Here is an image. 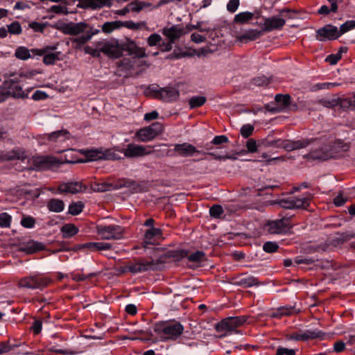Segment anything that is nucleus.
Returning a JSON list of instances; mask_svg holds the SVG:
<instances>
[{
    "label": "nucleus",
    "instance_id": "1",
    "mask_svg": "<svg viewBox=\"0 0 355 355\" xmlns=\"http://www.w3.org/2000/svg\"><path fill=\"white\" fill-rule=\"evenodd\" d=\"M81 152L89 162L100 159L116 160L122 158V151L118 148L83 150Z\"/></svg>",
    "mask_w": 355,
    "mask_h": 355
},
{
    "label": "nucleus",
    "instance_id": "2",
    "mask_svg": "<svg viewBox=\"0 0 355 355\" xmlns=\"http://www.w3.org/2000/svg\"><path fill=\"white\" fill-rule=\"evenodd\" d=\"M154 331L158 334H163L165 339L175 340L179 337L184 331V327L178 322H159L153 327Z\"/></svg>",
    "mask_w": 355,
    "mask_h": 355
},
{
    "label": "nucleus",
    "instance_id": "3",
    "mask_svg": "<svg viewBox=\"0 0 355 355\" xmlns=\"http://www.w3.org/2000/svg\"><path fill=\"white\" fill-rule=\"evenodd\" d=\"M99 49L111 59H117L122 56L123 43H119L115 38L100 40Z\"/></svg>",
    "mask_w": 355,
    "mask_h": 355
},
{
    "label": "nucleus",
    "instance_id": "4",
    "mask_svg": "<svg viewBox=\"0 0 355 355\" xmlns=\"http://www.w3.org/2000/svg\"><path fill=\"white\" fill-rule=\"evenodd\" d=\"M246 321L244 316L229 317L223 319L216 326L217 331H225L224 336L232 334H241L236 329L243 325Z\"/></svg>",
    "mask_w": 355,
    "mask_h": 355
},
{
    "label": "nucleus",
    "instance_id": "5",
    "mask_svg": "<svg viewBox=\"0 0 355 355\" xmlns=\"http://www.w3.org/2000/svg\"><path fill=\"white\" fill-rule=\"evenodd\" d=\"M164 130L163 125L159 122H155L150 125L137 130L135 137L139 141L146 142L153 140L157 135H160Z\"/></svg>",
    "mask_w": 355,
    "mask_h": 355
},
{
    "label": "nucleus",
    "instance_id": "6",
    "mask_svg": "<svg viewBox=\"0 0 355 355\" xmlns=\"http://www.w3.org/2000/svg\"><path fill=\"white\" fill-rule=\"evenodd\" d=\"M52 285L53 281L50 278L40 275L25 277L18 282L19 287L26 288H41Z\"/></svg>",
    "mask_w": 355,
    "mask_h": 355
},
{
    "label": "nucleus",
    "instance_id": "7",
    "mask_svg": "<svg viewBox=\"0 0 355 355\" xmlns=\"http://www.w3.org/2000/svg\"><path fill=\"white\" fill-rule=\"evenodd\" d=\"M161 263H155V259L151 261H139L130 262L124 268L123 272L138 273L148 270H159Z\"/></svg>",
    "mask_w": 355,
    "mask_h": 355
},
{
    "label": "nucleus",
    "instance_id": "8",
    "mask_svg": "<svg viewBox=\"0 0 355 355\" xmlns=\"http://www.w3.org/2000/svg\"><path fill=\"white\" fill-rule=\"evenodd\" d=\"M96 233L102 239H121L123 236V229L119 225L96 226Z\"/></svg>",
    "mask_w": 355,
    "mask_h": 355
},
{
    "label": "nucleus",
    "instance_id": "9",
    "mask_svg": "<svg viewBox=\"0 0 355 355\" xmlns=\"http://www.w3.org/2000/svg\"><path fill=\"white\" fill-rule=\"evenodd\" d=\"M122 151V155L127 158L139 157L153 153V146H144L135 144H129Z\"/></svg>",
    "mask_w": 355,
    "mask_h": 355
},
{
    "label": "nucleus",
    "instance_id": "10",
    "mask_svg": "<svg viewBox=\"0 0 355 355\" xmlns=\"http://www.w3.org/2000/svg\"><path fill=\"white\" fill-rule=\"evenodd\" d=\"M278 204L281 207L286 209H305L309 206V199L306 198L290 197L281 200Z\"/></svg>",
    "mask_w": 355,
    "mask_h": 355
},
{
    "label": "nucleus",
    "instance_id": "11",
    "mask_svg": "<svg viewBox=\"0 0 355 355\" xmlns=\"http://www.w3.org/2000/svg\"><path fill=\"white\" fill-rule=\"evenodd\" d=\"M188 256V252L184 250H167L160 254L157 259H155V263H161L159 270L164 268V263L167 259H173L174 261H180Z\"/></svg>",
    "mask_w": 355,
    "mask_h": 355
},
{
    "label": "nucleus",
    "instance_id": "12",
    "mask_svg": "<svg viewBox=\"0 0 355 355\" xmlns=\"http://www.w3.org/2000/svg\"><path fill=\"white\" fill-rule=\"evenodd\" d=\"M268 231L271 234H279L286 232L291 228L290 217H283L279 220L269 221Z\"/></svg>",
    "mask_w": 355,
    "mask_h": 355
},
{
    "label": "nucleus",
    "instance_id": "13",
    "mask_svg": "<svg viewBox=\"0 0 355 355\" xmlns=\"http://www.w3.org/2000/svg\"><path fill=\"white\" fill-rule=\"evenodd\" d=\"M324 333L315 329H307L304 331L299 333H293L288 336V339L291 340H303L306 341L310 339L320 338L323 339Z\"/></svg>",
    "mask_w": 355,
    "mask_h": 355
},
{
    "label": "nucleus",
    "instance_id": "14",
    "mask_svg": "<svg viewBox=\"0 0 355 355\" xmlns=\"http://www.w3.org/2000/svg\"><path fill=\"white\" fill-rule=\"evenodd\" d=\"M55 157L51 156H40L33 157V169L46 170L51 166L61 164Z\"/></svg>",
    "mask_w": 355,
    "mask_h": 355
},
{
    "label": "nucleus",
    "instance_id": "15",
    "mask_svg": "<svg viewBox=\"0 0 355 355\" xmlns=\"http://www.w3.org/2000/svg\"><path fill=\"white\" fill-rule=\"evenodd\" d=\"M339 37L338 28L331 24H327L316 31V38L320 41L334 40Z\"/></svg>",
    "mask_w": 355,
    "mask_h": 355
},
{
    "label": "nucleus",
    "instance_id": "16",
    "mask_svg": "<svg viewBox=\"0 0 355 355\" xmlns=\"http://www.w3.org/2000/svg\"><path fill=\"white\" fill-rule=\"evenodd\" d=\"M89 26L85 22L73 23L69 22L62 24L60 30L64 34L70 35H77L82 33H85L88 30Z\"/></svg>",
    "mask_w": 355,
    "mask_h": 355
},
{
    "label": "nucleus",
    "instance_id": "17",
    "mask_svg": "<svg viewBox=\"0 0 355 355\" xmlns=\"http://www.w3.org/2000/svg\"><path fill=\"white\" fill-rule=\"evenodd\" d=\"M313 141V139H302L297 141H291L288 139L279 140V148L285 149L286 151H292L308 146Z\"/></svg>",
    "mask_w": 355,
    "mask_h": 355
},
{
    "label": "nucleus",
    "instance_id": "18",
    "mask_svg": "<svg viewBox=\"0 0 355 355\" xmlns=\"http://www.w3.org/2000/svg\"><path fill=\"white\" fill-rule=\"evenodd\" d=\"M3 87L6 89V94L14 98H27L28 94H26L21 85L12 80L5 81Z\"/></svg>",
    "mask_w": 355,
    "mask_h": 355
},
{
    "label": "nucleus",
    "instance_id": "19",
    "mask_svg": "<svg viewBox=\"0 0 355 355\" xmlns=\"http://www.w3.org/2000/svg\"><path fill=\"white\" fill-rule=\"evenodd\" d=\"M285 23L286 21L284 19L278 17L266 18L263 24L262 30L263 33L279 30L284 26Z\"/></svg>",
    "mask_w": 355,
    "mask_h": 355
},
{
    "label": "nucleus",
    "instance_id": "20",
    "mask_svg": "<svg viewBox=\"0 0 355 355\" xmlns=\"http://www.w3.org/2000/svg\"><path fill=\"white\" fill-rule=\"evenodd\" d=\"M183 28L178 26H172L171 27H165L162 29V34L166 37L171 43H174L179 40L182 35L186 33Z\"/></svg>",
    "mask_w": 355,
    "mask_h": 355
},
{
    "label": "nucleus",
    "instance_id": "21",
    "mask_svg": "<svg viewBox=\"0 0 355 355\" xmlns=\"http://www.w3.org/2000/svg\"><path fill=\"white\" fill-rule=\"evenodd\" d=\"M162 237V232L159 228L152 227L146 230L144 238V243L145 244L144 248H146L147 245H156L158 243V241Z\"/></svg>",
    "mask_w": 355,
    "mask_h": 355
},
{
    "label": "nucleus",
    "instance_id": "22",
    "mask_svg": "<svg viewBox=\"0 0 355 355\" xmlns=\"http://www.w3.org/2000/svg\"><path fill=\"white\" fill-rule=\"evenodd\" d=\"M123 51H127L130 55H132V59L135 58H141L147 57L146 49L137 46L133 42L123 43Z\"/></svg>",
    "mask_w": 355,
    "mask_h": 355
},
{
    "label": "nucleus",
    "instance_id": "23",
    "mask_svg": "<svg viewBox=\"0 0 355 355\" xmlns=\"http://www.w3.org/2000/svg\"><path fill=\"white\" fill-rule=\"evenodd\" d=\"M86 189L87 187L83 185L81 182H71L60 184L58 187V191L60 193H70L74 194L83 192Z\"/></svg>",
    "mask_w": 355,
    "mask_h": 355
},
{
    "label": "nucleus",
    "instance_id": "24",
    "mask_svg": "<svg viewBox=\"0 0 355 355\" xmlns=\"http://www.w3.org/2000/svg\"><path fill=\"white\" fill-rule=\"evenodd\" d=\"M174 152L178 155L183 157L192 156L195 153L202 154L201 151L196 150L194 146L189 143L175 144L174 146Z\"/></svg>",
    "mask_w": 355,
    "mask_h": 355
},
{
    "label": "nucleus",
    "instance_id": "25",
    "mask_svg": "<svg viewBox=\"0 0 355 355\" xmlns=\"http://www.w3.org/2000/svg\"><path fill=\"white\" fill-rule=\"evenodd\" d=\"M180 93L178 89L173 87H166L161 88L159 100L164 102L175 101L179 98Z\"/></svg>",
    "mask_w": 355,
    "mask_h": 355
},
{
    "label": "nucleus",
    "instance_id": "26",
    "mask_svg": "<svg viewBox=\"0 0 355 355\" xmlns=\"http://www.w3.org/2000/svg\"><path fill=\"white\" fill-rule=\"evenodd\" d=\"M234 285L242 286L244 288L258 286L261 284L259 282L258 279L252 276L243 275L237 278L234 282Z\"/></svg>",
    "mask_w": 355,
    "mask_h": 355
},
{
    "label": "nucleus",
    "instance_id": "27",
    "mask_svg": "<svg viewBox=\"0 0 355 355\" xmlns=\"http://www.w3.org/2000/svg\"><path fill=\"white\" fill-rule=\"evenodd\" d=\"M98 32V30L92 31V29H89V31H87L85 33H84V35L73 38L71 40V43L73 44L75 49H80L82 45L90 40L92 36Z\"/></svg>",
    "mask_w": 355,
    "mask_h": 355
},
{
    "label": "nucleus",
    "instance_id": "28",
    "mask_svg": "<svg viewBox=\"0 0 355 355\" xmlns=\"http://www.w3.org/2000/svg\"><path fill=\"white\" fill-rule=\"evenodd\" d=\"M334 155V153L329 152V148H325L311 151L306 155V157L311 159L326 160L329 158H333Z\"/></svg>",
    "mask_w": 355,
    "mask_h": 355
},
{
    "label": "nucleus",
    "instance_id": "29",
    "mask_svg": "<svg viewBox=\"0 0 355 355\" xmlns=\"http://www.w3.org/2000/svg\"><path fill=\"white\" fill-rule=\"evenodd\" d=\"M349 145L347 143H344L341 140L335 141L330 147L329 152L334 153V157H338L341 156V154L347 152L349 150Z\"/></svg>",
    "mask_w": 355,
    "mask_h": 355
},
{
    "label": "nucleus",
    "instance_id": "30",
    "mask_svg": "<svg viewBox=\"0 0 355 355\" xmlns=\"http://www.w3.org/2000/svg\"><path fill=\"white\" fill-rule=\"evenodd\" d=\"M299 312L300 310H297L295 306H286L279 307L277 310L272 311L268 314V315L271 318H282L284 315H289Z\"/></svg>",
    "mask_w": 355,
    "mask_h": 355
},
{
    "label": "nucleus",
    "instance_id": "31",
    "mask_svg": "<svg viewBox=\"0 0 355 355\" xmlns=\"http://www.w3.org/2000/svg\"><path fill=\"white\" fill-rule=\"evenodd\" d=\"M78 6L83 8L97 9L105 6L107 0H78Z\"/></svg>",
    "mask_w": 355,
    "mask_h": 355
},
{
    "label": "nucleus",
    "instance_id": "32",
    "mask_svg": "<svg viewBox=\"0 0 355 355\" xmlns=\"http://www.w3.org/2000/svg\"><path fill=\"white\" fill-rule=\"evenodd\" d=\"M83 247L89 248L92 251H103L110 250L112 245L105 242H90L83 244Z\"/></svg>",
    "mask_w": 355,
    "mask_h": 355
},
{
    "label": "nucleus",
    "instance_id": "33",
    "mask_svg": "<svg viewBox=\"0 0 355 355\" xmlns=\"http://www.w3.org/2000/svg\"><path fill=\"white\" fill-rule=\"evenodd\" d=\"M123 187L131 188L134 191L137 192L140 191L139 184H137L135 181L130 179H122L118 181L115 184V189H119Z\"/></svg>",
    "mask_w": 355,
    "mask_h": 355
},
{
    "label": "nucleus",
    "instance_id": "34",
    "mask_svg": "<svg viewBox=\"0 0 355 355\" xmlns=\"http://www.w3.org/2000/svg\"><path fill=\"white\" fill-rule=\"evenodd\" d=\"M69 132L67 130H61L48 134L46 139L49 141H64L69 139Z\"/></svg>",
    "mask_w": 355,
    "mask_h": 355
},
{
    "label": "nucleus",
    "instance_id": "35",
    "mask_svg": "<svg viewBox=\"0 0 355 355\" xmlns=\"http://www.w3.org/2000/svg\"><path fill=\"white\" fill-rule=\"evenodd\" d=\"M26 158L25 152L20 149H14L4 155V159L10 161L14 159L24 160Z\"/></svg>",
    "mask_w": 355,
    "mask_h": 355
},
{
    "label": "nucleus",
    "instance_id": "36",
    "mask_svg": "<svg viewBox=\"0 0 355 355\" xmlns=\"http://www.w3.org/2000/svg\"><path fill=\"white\" fill-rule=\"evenodd\" d=\"M291 96L289 94H278L275 97V102L278 104L279 108H282V111L286 110L291 103Z\"/></svg>",
    "mask_w": 355,
    "mask_h": 355
},
{
    "label": "nucleus",
    "instance_id": "37",
    "mask_svg": "<svg viewBox=\"0 0 355 355\" xmlns=\"http://www.w3.org/2000/svg\"><path fill=\"white\" fill-rule=\"evenodd\" d=\"M47 207L51 211L59 213L64 209V203L62 200L53 198L47 202Z\"/></svg>",
    "mask_w": 355,
    "mask_h": 355
},
{
    "label": "nucleus",
    "instance_id": "38",
    "mask_svg": "<svg viewBox=\"0 0 355 355\" xmlns=\"http://www.w3.org/2000/svg\"><path fill=\"white\" fill-rule=\"evenodd\" d=\"M44 245L42 243L31 241L21 248V250L27 254H33L44 249Z\"/></svg>",
    "mask_w": 355,
    "mask_h": 355
},
{
    "label": "nucleus",
    "instance_id": "39",
    "mask_svg": "<svg viewBox=\"0 0 355 355\" xmlns=\"http://www.w3.org/2000/svg\"><path fill=\"white\" fill-rule=\"evenodd\" d=\"M352 238H355V233L343 232L337 233L336 236L333 239L332 244L334 245H338L343 243Z\"/></svg>",
    "mask_w": 355,
    "mask_h": 355
},
{
    "label": "nucleus",
    "instance_id": "40",
    "mask_svg": "<svg viewBox=\"0 0 355 355\" xmlns=\"http://www.w3.org/2000/svg\"><path fill=\"white\" fill-rule=\"evenodd\" d=\"M121 27L122 21H107L102 25V31L106 34H110L113 31L119 29Z\"/></svg>",
    "mask_w": 355,
    "mask_h": 355
},
{
    "label": "nucleus",
    "instance_id": "41",
    "mask_svg": "<svg viewBox=\"0 0 355 355\" xmlns=\"http://www.w3.org/2000/svg\"><path fill=\"white\" fill-rule=\"evenodd\" d=\"M263 34V30L258 31V30H250L243 34L240 36L239 39L241 41H243L244 40H248L250 41L254 40L257 38H259L260 36H261Z\"/></svg>",
    "mask_w": 355,
    "mask_h": 355
},
{
    "label": "nucleus",
    "instance_id": "42",
    "mask_svg": "<svg viewBox=\"0 0 355 355\" xmlns=\"http://www.w3.org/2000/svg\"><path fill=\"white\" fill-rule=\"evenodd\" d=\"M339 105L343 109H352L355 111V94L352 96L340 98Z\"/></svg>",
    "mask_w": 355,
    "mask_h": 355
},
{
    "label": "nucleus",
    "instance_id": "43",
    "mask_svg": "<svg viewBox=\"0 0 355 355\" xmlns=\"http://www.w3.org/2000/svg\"><path fill=\"white\" fill-rule=\"evenodd\" d=\"M254 14L250 12H243L235 15L234 21L236 23L244 24L252 19Z\"/></svg>",
    "mask_w": 355,
    "mask_h": 355
},
{
    "label": "nucleus",
    "instance_id": "44",
    "mask_svg": "<svg viewBox=\"0 0 355 355\" xmlns=\"http://www.w3.org/2000/svg\"><path fill=\"white\" fill-rule=\"evenodd\" d=\"M61 231L63 233L64 238H69L76 234L78 232V230L74 225L67 224L61 228Z\"/></svg>",
    "mask_w": 355,
    "mask_h": 355
},
{
    "label": "nucleus",
    "instance_id": "45",
    "mask_svg": "<svg viewBox=\"0 0 355 355\" xmlns=\"http://www.w3.org/2000/svg\"><path fill=\"white\" fill-rule=\"evenodd\" d=\"M100 41L94 43V48L86 46L84 49L85 52L87 54L92 55L94 58H100L102 51L99 49Z\"/></svg>",
    "mask_w": 355,
    "mask_h": 355
},
{
    "label": "nucleus",
    "instance_id": "46",
    "mask_svg": "<svg viewBox=\"0 0 355 355\" xmlns=\"http://www.w3.org/2000/svg\"><path fill=\"white\" fill-rule=\"evenodd\" d=\"M340 98H324L320 99L317 101L318 103L322 105V106L327 108H333L336 105H339Z\"/></svg>",
    "mask_w": 355,
    "mask_h": 355
},
{
    "label": "nucleus",
    "instance_id": "47",
    "mask_svg": "<svg viewBox=\"0 0 355 355\" xmlns=\"http://www.w3.org/2000/svg\"><path fill=\"white\" fill-rule=\"evenodd\" d=\"M279 140H280V139H274V140L263 139L258 141V146L260 148H269V147L279 148Z\"/></svg>",
    "mask_w": 355,
    "mask_h": 355
},
{
    "label": "nucleus",
    "instance_id": "48",
    "mask_svg": "<svg viewBox=\"0 0 355 355\" xmlns=\"http://www.w3.org/2000/svg\"><path fill=\"white\" fill-rule=\"evenodd\" d=\"M206 101L205 96H193L189 100V105L191 109H193L202 106Z\"/></svg>",
    "mask_w": 355,
    "mask_h": 355
},
{
    "label": "nucleus",
    "instance_id": "49",
    "mask_svg": "<svg viewBox=\"0 0 355 355\" xmlns=\"http://www.w3.org/2000/svg\"><path fill=\"white\" fill-rule=\"evenodd\" d=\"M15 55L19 60H27L31 57L29 50L25 46L18 47L15 52Z\"/></svg>",
    "mask_w": 355,
    "mask_h": 355
},
{
    "label": "nucleus",
    "instance_id": "50",
    "mask_svg": "<svg viewBox=\"0 0 355 355\" xmlns=\"http://www.w3.org/2000/svg\"><path fill=\"white\" fill-rule=\"evenodd\" d=\"M84 205L82 202H73L69 206V214L76 216L79 214L83 209Z\"/></svg>",
    "mask_w": 355,
    "mask_h": 355
},
{
    "label": "nucleus",
    "instance_id": "51",
    "mask_svg": "<svg viewBox=\"0 0 355 355\" xmlns=\"http://www.w3.org/2000/svg\"><path fill=\"white\" fill-rule=\"evenodd\" d=\"M188 259L191 262L200 263L205 261V254L202 251H196L189 255Z\"/></svg>",
    "mask_w": 355,
    "mask_h": 355
},
{
    "label": "nucleus",
    "instance_id": "52",
    "mask_svg": "<svg viewBox=\"0 0 355 355\" xmlns=\"http://www.w3.org/2000/svg\"><path fill=\"white\" fill-rule=\"evenodd\" d=\"M7 27V31L9 32L10 34L19 35L22 32L21 25L18 21H14L10 24L8 25Z\"/></svg>",
    "mask_w": 355,
    "mask_h": 355
},
{
    "label": "nucleus",
    "instance_id": "53",
    "mask_svg": "<svg viewBox=\"0 0 355 355\" xmlns=\"http://www.w3.org/2000/svg\"><path fill=\"white\" fill-rule=\"evenodd\" d=\"M254 128L251 124L243 125L240 130V133L243 138H248L254 132Z\"/></svg>",
    "mask_w": 355,
    "mask_h": 355
},
{
    "label": "nucleus",
    "instance_id": "54",
    "mask_svg": "<svg viewBox=\"0 0 355 355\" xmlns=\"http://www.w3.org/2000/svg\"><path fill=\"white\" fill-rule=\"evenodd\" d=\"M355 28V21L354 20H350L347 21L345 23L342 24L340 27V29L338 30V33L340 34V36L345 33Z\"/></svg>",
    "mask_w": 355,
    "mask_h": 355
},
{
    "label": "nucleus",
    "instance_id": "55",
    "mask_svg": "<svg viewBox=\"0 0 355 355\" xmlns=\"http://www.w3.org/2000/svg\"><path fill=\"white\" fill-rule=\"evenodd\" d=\"M279 249V245L274 241H267L263 245V250L268 253H273Z\"/></svg>",
    "mask_w": 355,
    "mask_h": 355
},
{
    "label": "nucleus",
    "instance_id": "56",
    "mask_svg": "<svg viewBox=\"0 0 355 355\" xmlns=\"http://www.w3.org/2000/svg\"><path fill=\"white\" fill-rule=\"evenodd\" d=\"M60 53H51L46 54L43 58V62L46 64H53L55 62L58 60V55Z\"/></svg>",
    "mask_w": 355,
    "mask_h": 355
},
{
    "label": "nucleus",
    "instance_id": "57",
    "mask_svg": "<svg viewBox=\"0 0 355 355\" xmlns=\"http://www.w3.org/2000/svg\"><path fill=\"white\" fill-rule=\"evenodd\" d=\"M223 213V209L220 205H214L209 209V214L211 217L218 218H220Z\"/></svg>",
    "mask_w": 355,
    "mask_h": 355
},
{
    "label": "nucleus",
    "instance_id": "58",
    "mask_svg": "<svg viewBox=\"0 0 355 355\" xmlns=\"http://www.w3.org/2000/svg\"><path fill=\"white\" fill-rule=\"evenodd\" d=\"M128 9H130V10H132L134 12H139L144 7H146L147 6L145 2H141V1L131 2V3H128Z\"/></svg>",
    "mask_w": 355,
    "mask_h": 355
},
{
    "label": "nucleus",
    "instance_id": "59",
    "mask_svg": "<svg viewBox=\"0 0 355 355\" xmlns=\"http://www.w3.org/2000/svg\"><path fill=\"white\" fill-rule=\"evenodd\" d=\"M270 83V79L265 76H259L252 80V84L256 86H265Z\"/></svg>",
    "mask_w": 355,
    "mask_h": 355
},
{
    "label": "nucleus",
    "instance_id": "60",
    "mask_svg": "<svg viewBox=\"0 0 355 355\" xmlns=\"http://www.w3.org/2000/svg\"><path fill=\"white\" fill-rule=\"evenodd\" d=\"M11 216L7 213L0 214V226L3 227H8L10 225Z\"/></svg>",
    "mask_w": 355,
    "mask_h": 355
},
{
    "label": "nucleus",
    "instance_id": "61",
    "mask_svg": "<svg viewBox=\"0 0 355 355\" xmlns=\"http://www.w3.org/2000/svg\"><path fill=\"white\" fill-rule=\"evenodd\" d=\"M35 224V220L31 216L24 217L21 220V225L26 228H32Z\"/></svg>",
    "mask_w": 355,
    "mask_h": 355
},
{
    "label": "nucleus",
    "instance_id": "62",
    "mask_svg": "<svg viewBox=\"0 0 355 355\" xmlns=\"http://www.w3.org/2000/svg\"><path fill=\"white\" fill-rule=\"evenodd\" d=\"M146 93L148 95H151L155 98L159 99V94H161V88L158 86L151 85L148 87Z\"/></svg>",
    "mask_w": 355,
    "mask_h": 355
},
{
    "label": "nucleus",
    "instance_id": "63",
    "mask_svg": "<svg viewBox=\"0 0 355 355\" xmlns=\"http://www.w3.org/2000/svg\"><path fill=\"white\" fill-rule=\"evenodd\" d=\"M258 147H259L258 146V142H257L254 139H249L246 142V148L249 153H256Z\"/></svg>",
    "mask_w": 355,
    "mask_h": 355
},
{
    "label": "nucleus",
    "instance_id": "64",
    "mask_svg": "<svg viewBox=\"0 0 355 355\" xmlns=\"http://www.w3.org/2000/svg\"><path fill=\"white\" fill-rule=\"evenodd\" d=\"M296 350L286 347H279L277 349L276 355H295Z\"/></svg>",
    "mask_w": 355,
    "mask_h": 355
}]
</instances>
